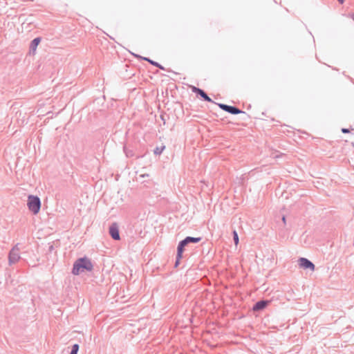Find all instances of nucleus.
I'll return each instance as SVG.
<instances>
[{
    "label": "nucleus",
    "mask_w": 354,
    "mask_h": 354,
    "mask_svg": "<svg viewBox=\"0 0 354 354\" xmlns=\"http://www.w3.org/2000/svg\"><path fill=\"white\" fill-rule=\"evenodd\" d=\"M342 132L344 133H348L350 132V131L348 129L343 128L342 129Z\"/></svg>",
    "instance_id": "16"
},
{
    "label": "nucleus",
    "mask_w": 354,
    "mask_h": 354,
    "mask_svg": "<svg viewBox=\"0 0 354 354\" xmlns=\"http://www.w3.org/2000/svg\"><path fill=\"white\" fill-rule=\"evenodd\" d=\"M350 17L354 21V14L353 13L350 15Z\"/></svg>",
    "instance_id": "18"
},
{
    "label": "nucleus",
    "mask_w": 354,
    "mask_h": 354,
    "mask_svg": "<svg viewBox=\"0 0 354 354\" xmlns=\"http://www.w3.org/2000/svg\"><path fill=\"white\" fill-rule=\"evenodd\" d=\"M192 91L200 95L205 101L212 102V100L207 95V93L201 88L193 86Z\"/></svg>",
    "instance_id": "7"
},
{
    "label": "nucleus",
    "mask_w": 354,
    "mask_h": 354,
    "mask_svg": "<svg viewBox=\"0 0 354 354\" xmlns=\"http://www.w3.org/2000/svg\"><path fill=\"white\" fill-rule=\"evenodd\" d=\"M109 233L113 239H115V240L120 239L119 227L118 226V225L115 223H113L110 226Z\"/></svg>",
    "instance_id": "8"
},
{
    "label": "nucleus",
    "mask_w": 354,
    "mask_h": 354,
    "mask_svg": "<svg viewBox=\"0 0 354 354\" xmlns=\"http://www.w3.org/2000/svg\"><path fill=\"white\" fill-rule=\"evenodd\" d=\"M201 240V237L194 238V237L188 236L185 239H184L183 241H180L179 245H178V254H177L178 260L181 259L182 254H183V250H184V247L185 245H187L189 243H191V242L192 243H198ZM178 263V261H176V264Z\"/></svg>",
    "instance_id": "3"
},
{
    "label": "nucleus",
    "mask_w": 354,
    "mask_h": 354,
    "mask_svg": "<svg viewBox=\"0 0 354 354\" xmlns=\"http://www.w3.org/2000/svg\"><path fill=\"white\" fill-rule=\"evenodd\" d=\"M233 235H234V243H235L236 245H237L238 243H239V236H238V234H237L236 230H234L233 232Z\"/></svg>",
    "instance_id": "14"
},
{
    "label": "nucleus",
    "mask_w": 354,
    "mask_h": 354,
    "mask_svg": "<svg viewBox=\"0 0 354 354\" xmlns=\"http://www.w3.org/2000/svg\"><path fill=\"white\" fill-rule=\"evenodd\" d=\"M40 41H41V38L36 37L30 42V53H32L33 55L35 53L36 49H37L38 45L39 44Z\"/></svg>",
    "instance_id": "9"
},
{
    "label": "nucleus",
    "mask_w": 354,
    "mask_h": 354,
    "mask_svg": "<svg viewBox=\"0 0 354 354\" xmlns=\"http://www.w3.org/2000/svg\"><path fill=\"white\" fill-rule=\"evenodd\" d=\"M78 349H79V346L77 344H74L71 354H77Z\"/></svg>",
    "instance_id": "15"
},
{
    "label": "nucleus",
    "mask_w": 354,
    "mask_h": 354,
    "mask_svg": "<svg viewBox=\"0 0 354 354\" xmlns=\"http://www.w3.org/2000/svg\"><path fill=\"white\" fill-rule=\"evenodd\" d=\"M124 151L127 157H132L133 156L132 150L128 149L126 147H124Z\"/></svg>",
    "instance_id": "13"
},
{
    "label": "nucleus",
    "mask_w": 354,
    "mask_h": 354,
    "mask_svg": "<svg viewBox=\"0 0 354 354\" xmlns=\"http://www.w3.org/2000/svg\"><path fill=\"white\" fill-rule=\"evenodd\" d=\"M218 106L221 109H222L227 113H230L232 115H237L239 113H244L243 111H241V109H239V108H237L236 106H230V105L225 104H218Z\"/></svg>",
    "instance_id": "4"
},
{
    "label": "nucleus",
    "mask_w": 354,
    "mask_h": 354,
    "mask_svg": "<svg viewBox=\"0 0 354 354\" xmlns=\"http://www.w3.org/2000/svg\"><path fill=\"white\" fill-rule=\"evenodd\" d=\"M338 1H339L340 3H344V0H338Z\"/></svg>",
    "instance_id": "19"
},
{
    "label": "nucleus",
    "mask_w": 354,
    "mask_h": 354,
    "mask_svg": "<svg viewBox=\"0 0 354 354\" xmlns=\"http://www.w3.org/2000/svg\"><path fill=\"white\" fill-rule=\"evenodd\" d=\"M20 259L19 249L15 246L10 252L9 263L10 264L16 263Z\"/></svg>",
    "instance_id": "5"
},
{
    "label": "nucleus",
    "mask_w": 354,
    "mask_h": 354,
    "mask_svg": "<svg viewBox=\"0 0 354 354\" xmlns=\"http://www.w3.org/2000/svg\"><path fill=\"white\" fill-rule=\"evenodd\" d=\"M134 56H135V57H139V58H140V59H143V60H145V61L148 62H149V63H150L151 65H153V66H154L158 67V68H160V70H163V71H165V67H164V66H162L161 64H160L159 63H158V62H155V61H153V60H152V59H149V58H148V57H141V56L138 55H134Z\"/></svg>",
    "instance_id": "10"
},
{
    "label": "nucleus",
    "mask_w": 354,
    "mask_h": 354,
    "mask_svg": "<svg viewBox=\"0 0 354 354\" xmlns=\"http://www.w3.org/2000/svg\"><path fill=\"white\" fill-rule=\"evenodd\" d=\"M286 215L282 214H281V221H286Z\"/></svg>",
    "instance_id": "17"
},
{
    "label": "nucleus",
    "mask_w": 354,
    "mask_h": 354,
    "mask_svg": "<svg viewBox=\"0 0 354 354\" xmlns=\"http://www.w3.org/2000/svg\"><path fill=\"white\" fill-rule=\"evenodd\" d=\"M27 205L30 211L36 214L39 212L41 207L40 198L37 196L29 195Z\"/></svg>",
    "instance_id": "2"
},
{
    "label": "nucleus",
    "mask_w": 354,
    "mask_h": 354,
    "mask_svg": "<svg viewBox=\"0 0 354 354\" xmlns=\"http://www.w3.org/2000/svg\"><path fill=\"white\" fill-rule=\"evenodd\" d=\"M92 269L93 264L91 261L84 257L79 259L75 262L72 272L75 275H78L84 271H91Z\"/></svg>",
    "instance_id": "1"
},
{
    "label": "nucleus",
    "mask_w": 354,
    "mask_h": 354,
    "mask_svg": "<svg viewBox=\"0 0 354 354\" xmlns=\"http://www.w3.org/2000/svg\"><path fill=\"white\" fill-rule=\"evenodd\" d=\"M165 149V145H162L160 147H156L155 148V149L153 150V153L155 155H160Z\"/></svg>",
    "instance_id": "12"
},
{
    "label": "nucleus",
    "mask_w": 354,
    "mask_h": 354,
    "mask_svg": "<svg viewBox=\"0 0 354 354\" xmlns=\"http://www.w3.org/2000/svg\"><path fill=\"white\" fill-rule=\"evenodd\" d=\"M351 145L354 147V142H351Z\"/></svg>",
    "instance_id": "20"
},
{
    "label": "nucleus",
    "mask_w": 354,
    "mask_h": 354,
    "mask_svg": "<svg viewBox=\"0 0 354 354\" xmlns=\"http://www.w3.org/2000/svg\"><path fill=\"white\" fill-rule=\"evenodd\" d=\"M268 301H258L254 306H253V310L254 311H259L261 310L264 309L268 304Z\"/></svg>",
    "instance_id": "11"
},
{
    "label": "nucleus",
    "mask_w": 354,
    "mask_h": 354,
    "mask_svg": "<svg viewBox=\"0 0 354 354\" xmlns=\"http://www.w3.org/2000/svg\"><path fill=\"white\" fill-rule=\"evenodd\" d=\"M299 265L300 267L304 269H310L311 271H314V264L306 258H300L299 259Z\"/></svg>",
    "instance_id": "6"
}]
</instances>
